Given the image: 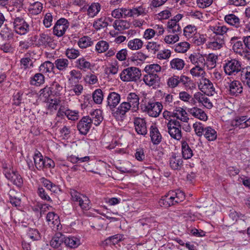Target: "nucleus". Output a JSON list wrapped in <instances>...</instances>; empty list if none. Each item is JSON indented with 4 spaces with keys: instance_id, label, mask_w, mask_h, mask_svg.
<instances>
[{
    "instance_id": "f257e3e1",
    "label": "nucleus",
    "mask_w": 250,
    "mask_h": 250,
    "mask_svg": "<svg viewBox=\"0 0 250 250\" xmlns=\"http://www.w3.org/2000/svg\"><path fill=\"white\" fill-rule=\"evenodd\" d=\"M120 76L124 82H137L141 76V71L138 67H129L124 69Z\"/></svg>"
},
{
    "instance_id": "f03ea898",
    "label": "nucleus",
    "mask_w": 250,
    "mask_h": 250,
    "mask_svg": "<svg viewBox=\"0 0 250 250\" xmlns=\"http://www.w3.org/2000/svg\"><path fill=\"white\" fill-rule=\"evenodd\" d=\"M141 108L143 112H146L149 116L157 117L163 109V105L159 102H148L141 105Z\"/></svg>"
},
{
    "instance_id": "7ed1b4c3",
    "label": "nucleus",
    "mask_w": 250,
    "mask_h": 250,
    "mask_svg": "<svg viewBox=\"0 0 250 250\" xmlns=\"http://www.w3.org/2000/svg\"><path fill=\"white\" fill-rule=\"evenodd\" d=\"M223 68L225 73L229 76L236 75L242 69L241 63L236 59H231L225 61Z\"/></svg>"
},
{
    "instance_id": "20e7f679",
    "label": "nucleus",
    "mask_w": 250,
    "mask_h": 250,
    "mask_svg": "<svg viewBox=\"0 0 250 250\" xmlns=\"http://www.w3.org/2000/svg\"><path fill=\"white\" fill-rule=\"evenodd\" d=\"M168 132L173 139L180 140L182 138L181 124L177 120H170L167 123Z\"/></svg>"
},
{
    "instance_id": "39448f33",
    "label": "nucleus",
    "mask_w": 250,
    "mask_h": 250,
    "mask_svg": "<svg viewBox=\"0 0 250 250\" xmlns=\"http://www.w3.org/2000/svg\"><path fill=\"white\" fill-rule=\"evenodd\" d=\"M14 31L20 35H25L29 30V25L21 17L13 19L12 21Z\"/></svg>"
},
{
    "instance_id": "423d86ee",
    "label": "nucleus",
    "mask_w": 250,
    "mask_h": 250,
    "mask_svg": "<svg viewBox=\"0 0 250 250\" xmlns=\"http://www.w3.org/2000/svg\"><path fill=\"white\" fill-rule=\"evenodd\" d=\"M199 88L207 95H213L215 92V88L210 81L207 78H202L198 84Z\"/></svg>"
},
{
    "instance_id": "0eeeda50",
    "label": "nucleus",
    "mask_w": 250,
    "mask_h": 250,
    "mask_svg": "<svg viewBox=\"0 0 250 250\" xmlns=\"http://www.w3.org/2000/svg\"><path fill=\"white\" fill-rule=\"evenodd\" d=\"M69 26V23L66 19L62 18L57 21L54 28L53 33L58 37L62 36Z\"/></svg>"
},
{
    "instance_id": "6e6552de",
    "label": "nucleus",
    "mask_w": 250,
    "mask_h": 250,
    "mask_svg": "<svg viewBox=\"0 0 250 250\" xmlns=\"http://www.w3.org/2000/svg\"><path fill=\"white\" fill-rule=\"evenodd\" d=\"M121 100L120 95L115 92H110L107 97V107L111 110L114 111Z\"/></svg>"
},
{
    "instance_id": "1a4fd4ad",
    "label": "nucleus",
    "mask_w": 250,
    "mask_h": 250,
    "mask_svg": "<svg viewBox=\"0 0 250 250\" xmlns=\"http://www.w3.org/2000/svg\"><path fill=\"white\" fill-rule=\"evenodd\" d=\"M4 174L5 177L10 180L13 184L18 187L21 186L22 184V179L21 176L13 170H8L7 169L4 170Z\"/></svg>"
},
{
    "instance_id": "9d476101",
    "label": "nucleus",
    "mask_w": 250,
    "mask_h": 250,
    "mask_svg": "<svg viewBox=\"0 0 250 250\" xmlns=\"http://www.w3.org/2000/svg\"><path fill=\"white\" fill-rule=\"evenodd\" d=\"M92 124L90 118L87 117H83L77 125V128L80 132L83 135H85L89 130Z\"/></svg>"
},
{
    "instance_id": "9b49d317",
    "label": "nucleus",
    "mask_w": 250,
    "mask_h": 250,
    "mask_svg": "<svg viewBox=\"0 0 250 250\" xmlns=\"http://www.w3.org/2000/svg\"><path fill=\"white\" fill-rule=\"evenodd\" d=\"M134 124L136 132L142 135L146 134L147 131L146 121L141 118H135L134 120Z\"/></svg>"
},
{
    "instance_id": "f8f14e48",
    "label": "nucleus",
    "mask_w": 250,
    "mask_h": 250,
    "mask_svg": "<svg viewBox=\"0 0 250 250\" xmlns=\"http://www.w3.org/2000/svg\"><path fill=\"white\" fill-rule=\"evenodd\" d=\"M143 81L146 85L149 86H153L159 83L160 78L157 74L147 73L144 75Z\"/></svg>"
},
{
    "instance_id": "ddd939ff",
    "label": "nucleus",
    "mask_w": 250,
    "mask_h": 250,
    "mask_svg": "<svg viewBox=\"0 0 250 250\" xmlns=\"http://www.w3.org/2000/svg\"><path fill=\"white\" fill-rule=\"evenodd\" d=\"M130 26L129 22L124 20H116L113 23V27L114 29L120 33L128 29Z\"/></svg>"
},
{
    "instance_id": "4468645a",
    "label": "nucleus",
    "mask_w": 250,
    "mask_h": 250,
    "mask_svg": "<svg viewBox=\"0 0 250 250\" xmlns=\"http://www.w3.org/2000/svg\"><path fill=\"white\" fill-rule=\"evenodd\" d=\"M188 59L190 62L194 65H205V60L203 56L199 53L194 52L191 54Z\"/></svg>"
},
{
    "instance_id": "2eb2a0df",
    "label": "nucleus",
    "mask_w": 250,
    "mask_h": 250,
    "mask_svg": "<svg viewBox=\"0 0 250 250\" xmlns=\"http://www.w3.org/2000/svg\"><path fill=\"white\" fill-rule=\"evenodd\" d=\"M173 117H175L183 122H188L189 120L187 112L181 107H177L173 110Z\"/></svg>"
},
{
    "instance_id": "dca6fc26",
    "label": "nucleus",
    "mask_w": 250,
    "mask_h": 250,
    "mask_svg": "<svg viewBox=\"0 0 250 250\" xmlns=\"http://www.w3.org/2000/svg\"><path fill=\"white\" fill-rule=\"evenodd\" d=\"M169 166L174 170L180 169L182 166L183 160L180 156L173 154L169 158Z\"/></svg>"
},
{
    "instance_id": "f3484780",
    "label": "nucleus",
    "mask_w": 250,
    "mask_h": 250,
    "mask_svg": "<svg viewBox=\"0 0 250 250\" xmlns=\"http://www.w3.org/2000/svg\"><path fill=\"white\" fill-rule=\"evenodd\" d=\"M127 102L131 105L132 111H136L139 108V98L135 93H130L127 97Z\"/></svg>"
},
{
    "instance_id": "a211bd4d",
    "label": "nucleus",
    "mask_w": 250,
    "mask_h": 250,
    "mask_svg": "<svg viewBox=\"0 0 250 250\" xmlns=\"http://www.w3.org/2000/svg\"><path fill=\"white\" fill-rule=\"evenodd\" d=\"M88 117L91 120V123L94 124L95 125H100L103 119L102 110L98 109L90 112V116Z\"/></svg>"
},
{
    "instance_id": "6ab92c4d",
    "label": "nucleus",
    "mask_w": 250,
    "mask_h": 250,
    "mask_svg": "<svg viewBox=\"0 0 250 250\" xmlns=\"http://www.w3.org/2000/svg\"><path fill=\"white\" fill-rule=\"evenodd\" d=\"M150 136L153 144H159L162 140V136L155 126L152 125L150 128Z\"/></svg>"
},
{
    "instance_id": "aec40b11",
    "label": "nucleus",
    "mask_w": 250,
    "mask_h": 250,
    "mask_svg": "<svg viewBox=\"0 0 250 250\" xmlns=\"http://www.w3.org/2000/svg\"><path fill=\"white\" fill-rule=\"evenodd\" d=\"M224 20L227 23L236 28L241 26L239 18L234 14H229L226 15Z\"/></svg>"
},
{
    "instance_id": "412c9836",
    "label": "nucleus",
    "mask_w": 250,
    "mask_h": 250,
    "mask_svg": "<svg viewBox=\"0 0 250 250\" xmlns=\"http://www.w3.org/2000/svg\"><path fill=\"white\" fill-rule=\"evenodd\" d=\"M241 83L238 81H233L229 84V91L231 95H237L242 92Z\"/></svg>"
},
{
    "instance_id": "4be33fe9",
    "label": "nucleus",
    "mask_w": 250,
    "mask_h": 250,
    "mask_svg": "<svg viewBox=\"0 0 250 250\" xmlns=\"http://www.w3.org/2000/svg\"><path fill=\"white\" fill-rule=\"evenodd\" d=\"M189 112L195 118L200 120L206 121L208 119L205 112L200 108L193 107L190 109Z\"/></svg>"
},
{
    "instance_id": "5701e85b",
    "label": "nucleus",
    "mask_w": 250,
    "mask_h": 250,
    "mask_svg": "<svg viewBox=\"0 0 250 250\" xmlns=\"http://www.w3.org/2000/svg\"><path fill=\"white\" fill-rule=\"evenodd\" d=\"M173 199H174V197L171 195L169 191L167 195L162 197L160 200L159 203L161 206H163L167 208L171 206L174 205Z\"/></svg>"
},
{
    "instance_id": "b1692460",
    "label": "nucleus",
    "mask_w": 250,
    "mask_h": 250,
    "mask_svg": "<svg viewBox=\"0 0 250 250\" xmlns=\"http://www.w3.org/2000/svg\"><path fill=\"white\" fill-rule=\"evenodd\" d=\"M230 43L232 45V49L236 53L240 54L243 50V43L241 41L238 40L237 37H232L230 41Z\"/></svg>"
},
{
    "instance_id": "393cba45",
    "label": "nucleus",
    "mask_w": 250,
    "mask_h": 250,
    "mask_svg": "<svg viewBox=\"0 0 250 250\" xmlns=\"http://www.w3.org/2000/svg\"><path fill=\"white\" fill-rule=\"evenodd\" d=\"M34 161L35 166L38 170H43L44 169V162L45 158H43L41 153L38 152L34 154Z\"/></svg>"
},
{
    "instance_id": "a878e982",
    "label": "nucleus",
    "mask_w": 250,
    "mask_h": 250,
    "mask_svg": "<svg viewBox=\"0 0 250 250\" xmlns=\"http://www.w3.org/2000/svg\"><path fill=\"white\" fill-rule=\"evenodd\" d=\"M143 42L140 39L130 40L127 43V47L131 50H138L142 48Z\"/></svg>"
},
{
    "instance_id": "bb28decb",
    "label": "nucleus",
    "mask_w": 250,
    "mask_h": 250,
    "mask_svg": "<svg viewBox=\"0 0 250 250\" xmlns=\"http://www.w3.org/2000/svg\"><path fill=\"white\" fill-rule=\"evenodd\" d=\"M69 61L67 59L60 58L57 59L54 62V65L60 71H65L69 65Z\"/></svg>"
},
{
    "instance_id": "cd10ccee",
    "label": "nucleus",
    "mask_w": 250,
    "mask_h": 250,
    "mask_svg": "<svg viewBox=\"0 0 250 250\" xmlns=\"http://www.w3.org/2000/svg\"><path fill=\"white\" fill-rule=\"evenodd\" d=\"M185 65L184 61L180 58L173 59L170 62V67L174 70H181Z\"/></svg>"
},
{
    "instance_id": "c85d7f7f",
    "label": "nucleus",
    "mask_w": 250,
    "mask_h": 250,
    "mask_svg": "<svg viewBox=\"0 0 250 250\" xmlns=\"http://www.w3.org/2000/svg\"><path fill=\"white\" fill-rule=\"evenodd\" d=\"M52 42L53 39L51 36L45 33H42L40 35L38 42L40 45L50 46Z\"/></svg>"
},
{
    "instance_id": "c756f323",
    "label": "nucleus",
    "mask_w": 250,
    "mask_h": 250,
    "mask_svg": "<svg viewBox=\"0 0 250 250\" xmlns=\"http://www.w3.org/2000/svg\"><path fill=\"white\" fill-rule=\"evenodd\" d=\"M203 135L208 141H213L215 140L217 136L216 131L210 126L205 127Z\"/></svg>"
},
{
    "instance_id": "7c9ffc66",
    "label": "nucleus",
    "mask_w": 250,
    "mask_h": 250,
    "mask_svg": "<svg viewBox=\"0 0 250 250\" xmlns=\"http://www.w3.org/2000/svg\"><path fill=\"white\" fill-rule=\"evenodd\" d=\"M59 218L58 215L53 212L48 213L46 216V220L48 224L50 226H56L57 227H59L60 224Z\"/></svg>"
},
{
    "instance_id": "2f4dec72",
    "label": "nucleus",
    "mask_w": 250,
    "mask_h": 250,
    "mask_svg": "<svg viewBox=\"0 0 250 250\" xmlns=\"http://www.w3.org/2000/svg\"><path fill=\"white\" fill-rule=\"evenodd\" d=\"M101 10V5L99 3H92L87 9V15L89 17L94 18Z\"/></svg>"
},
{
    "instance_id": "473e14b6",
    "label": "nucleus",
    "mask_w": 250,
    "mask_h": 250,
    "mask_svg": "<svg viewBox=\"0 0 250 250\" xmlns=\"http://www.w3.org/2000/svg\"><path fill=\"white\" fill-rule=\"evenodd\" d=\"M76 66L79 69L85 71L86 69H90L91 65L84 58L82 57L76 61Z\"/></svg>"
},
{
    "instance_id": "72a5a7b5",
    "label": "nucleus",
    "mask_w": 250,
    "mask_h": 250,
    "mask_svg": "<svg viewBox=\"0 0 250 250\" xmlns=\"http://www.w3.org/2000/svg\"><path fill=\"white\" fill-rule=\"evenodd\" d=\"M64 237L61 233H58L54 236L50 241V245L54 248H59L64 242Z\"/></svg>"
},
{
    "instance_id": "f704fd0d",
    "label": "nucleus",
    "mask_w": 250,
    "mask_h": 250,
    "mask_svg": "<svg viewBox=\"0 0 250 250\" xmlns=\"http://www.w3.org/2000/svg\"><path fill=\"white\" fill-rule=\"evenodd\" d=\"M204 65H195L190 70V73L192 76L203 78L205 75V72L203 68Z\"/></svg>"
},
{
    "instance_id": "c9c22d12",
    "label": "nucleus",
    "mask_w": 250,
    "mask_h": 250,
    "mask_svg": "<svg viewBox=\"0 0 250 250\" xmlns=\"http://www.w3.org/2000/svg\"><path fill=\"white\" fill-rule=\"evenodd\" d=\"M54 64L50 61H46L41 65L39 67L40 71L42 73L51 72L54 69Z\"/></svg>"
},
{
    "instance_id": "e433bc0d",
    "label": "nucleus",
    "mask_w": 250,
    "mask_h": 250,
    "mask_svg": "<svg viewBox=\"0 0 250 250\" xmlns=\"http://www.w3.org/2000/svg\"><path fill=\"white\" fill-rule=\"evenodd\" d=\"M77 202L79 203V206L82 210H87L90 208V201L84 194Z\"/></svg>"
},
{
    "instance_id": "4c0bfd02",
    "label": "nucleus",
    "mask_w": 250,
    "mask_h": 250,
    "mask_svg": "<svg viewBox=\"0 0 250 250\" xmlns=\"http://www.w3.org/2000/svg\"><path fill=\"white\" fill-rule=\"evenodd\" d=\"M129 110H132L131 105L128 103V102H125L120 104L119 107L117 108L116 112L117 114L123 116L125 115Z\"/></svg>"
},
{
    "instance_id": "58836bf2",
    "label": "nucleus",
    "mask_w": 250,
    "mask_h": 250,
    "mask_svg": "<svg viewBox=\"0 0 250 250\" xmlns=\"http://www.w3.org/2000/svg\"><path fill=\"white\" fill-rule=\"evenodd\" d=\"M167 85L168 87L173 89L179 85V76L173 75L169 77L167 80Z\"/></svg>"
},
{
    "instance_id": "ea45409f",
    "label": "nucleus",
    "mask_w": 250,
    "mask_h": 250,
    "mask_svg": "<svg viewBox=\"0 0 250 250\" xmlns=\"http://www.w3.org/2000/svg\"><path fill=\"white\" fill-rule=\"evenodd\" d=\"M209 29L216 34V36H222L228 31V28L225 26H210Z\"/></svg>"
},
{
    "instance_id": "a19ab883",
    "label": "nucleus",
    "mask_w": 250,
    "mask_h": 250,
    "mask_svg": "<svg viewBox=\"0 0 250 250\" xmlns=\"http://www.w3.org/2000/svg\"><path fill=\"white\" fill-rule=\"evenodd\" d=\"M190 47V44L186 42L178 43L174 46V51L177 53H184L186 52Z\"/></svg>"
},
{
    "instance_id": "79ce46f5",
    "label": "nucleus",
    "mask_w": 250,
    "mask_h": 250,
    "mask_svg": "<svg viewBox=\"0 0 250 250\" xmlns=\"http://www.w3.org/2000/svg\"><path fill=\"white\" fill-rule=\"evenodd\" d=\"M64 243L66 246L71 248L77 247L80 244V241L77 238L72 237H64Z\"/></svg>"
},
{
    "instance_id": "37998d69",
    "label": "nucleus",
    "mask_w": 250,
    "mask_h": 250,
    "mask_svg": "<svg viewBox=\"0 0 250 250\" xmlns=\"http://www.w3.org/2000/svg\"><path fill=\"white\" fill-rule=\"evenodd\" d=\"M9 201L11 204L17 207L20 206L21 200L20 197L18 196V194L13 190H11L9 192Z\"/></svg>"
},
{
    "instance_id": "c03bdc74",
    "label": "nucleus",
    "mask_w": 250,
    "mask_h": 250,
    "mask_svg": "<svg viewBox=\"0 0 250 250\" xmlns=\"http://www.w3.org/2000/svg\"><path fill=\"white\" fill-rule=\"evenodd\" d=\"M161 69L162 68L160 65L153 63L147 65L145 67L144 70L146 73L157 74L156 73L160 72Z\"/></svg>"
},
{
    "instance_id": "a18cd8bd",
    "label": "nucleus",
    "mask_w": 250,
    "mask_h": 250,
    "mask_svg": "<svg viewBox=\"0 0 250 250\" xmlns=\"http://www.w3.org/2000/svg\"><path fill=\"white\" fill-rule=\"evenodd\" d=\"M182 155L185 159L190 158L192 156V151L186 142H183L182 145Z\"/></svg>"
},
{
    "instance_id": "49530a36",
    "label": "nucleus",
    "mask_w": 250,
    "mask_h": 250,
    "mask_svg": "<svg viewBox=\"0 0 250 250\" xmlns=\"http://www.w3.org/2000/svg\"><path fill=\"white\" fill-rule=\"evenodd\" d=\"M92 44L93 42L91 39L87 36L82 37L78 42V45L81 48H85L90 46Z\"/></svg>"
},
{
    "instance_id": "de8ad7c7",
    "label": "nucleus",
    "mask_w": 250,
    "mask_h": 250,
    "mask_svg": "<svg viewBox=\"0 0 250 250\" xmlns=\"http://www.w3.org/2000/svg\"><path fill=\"white\" fill-rule=\"evenodd\" d=\"M196 27L194 25H188L184 30V35L187 38H192L196 33Z\"/></svg>"
},
{
    "instance_id": "09e8293b",
    "label": "nucleus",
    "mask_w": 250,
    "mask_h": 250,
    "mask_svg": "<svg viewBox=\"0 0 250 250\" xmlns=\"http://www.w3.org/2000/svg\"><path fill=\"white\" fill-rule=\"evenodd\" d=\"M42 4L37 1L30 5L29 10L32 14L38 15L42 12Z\"/></svg>"
},
{
    "instance_id": "8fccbe9b",
    "label": "nucleus",
    "mask_w": 250,
    "mask_h": 250,
    "mask_svg": "<svg viewBox=\"0 0 250 250\" xmlns=\"http://www.w3.org/2000/svg\"><path fill=\"white\" fill-rule=\"evenodd\" d=\"M109 48V44L107 42L104 41L98 42L96 45V50L99 53L105 52Z\"/></svg>"
},
{
    "instance_id": "3c124183",
    "label": "nucleus",
    "mask_w": 250,
    "mask_h": 250,
    "mask_svg": "<svg viewBox=\"0 0 250 250\" xmlns=\"http://www.w3.org/2000/svg\"><path fill=\"white\" fill-rule=\"evenodd\" d=\"M160 48V44L155 42H149L146 45V49L153 54H155Z\"/></svg>"
},
{
    "instance_id": "603ef678",
    "label": "nucleus",
    "mask_w": 250,
    "mask_h": 250,
    "mask_svg": "<svg viewBox=\"0 0 250 250\" xmlns=\"http://www.w3.org/2000/svg\"><path fill=\"white\" fill-rule=\"evenodd\" d=\"M44 82V77L42 73H37L32 78L31 80V83L33 85H38L43 83Z\"/></svg>"
},
{
    "instance_id": "864d4df0",
    "label": "nucleus",
    "mask_w": 250,
    "mask_h": 250,
    "mask_svg": "<svg viewBox=\"0 0 250 250\" xmlns=\"http://www.w3.org/2000/svg\"><path fill=\"white\" fill-rule=\"evenodd\" d=\"M92 97L93 101L96 104H101L104 98V95L102 90L100 89H96L93 92Z\"/></svg>"
},
{
    "instance_id": "5fc2aeb1",
    "label": "nucleus",
    "mask_w": 250,
    "mask_h": 250,
    "mask_svg": "<svg viewBox=\"0 0 250 250\" xmlns=\"http://www.w3.org/2000/svg\"><path fill=\"white\" fill-rule=\"evenodd\" d=\"M195 134L199 137H201L204 133L205 127L204 125L200 122H196L193 125Z\"/></svg>"
},
{
    "instance_id": "6e6d98bb",
    "label": "nucleus",
    "mask_w": 250,
    "mask_h": 250,
    "mask_svg": "<svg viewBox=\"0 0 250 250\" xmlns=\"http://www.w3.org/2000/svg\"><path fill=\"white\" fill-rule=\"evenodd\" d=\"M179 40V36L177 34L170 33L165 37L164 40L167 44H174Z\"/></svg>"
},
{
    "instance_id": "4d7b16f0",
    "label": "nucleus",
    "mask_w": 250,
    "mask_h": 250,
    "mask_svg": "<svg viewBox=\"0 0 250 250\" xmlns=\"http://www.w3.org/2000/svg\"><path fill=\"white\" fill-rule=\"evenodd\" d=\"M105 20V18L104 17L98 19L93 23V27L97 30L106 27L108 26V23Z\"/></svg>"
},
{
    "instance_id": "13d9d810",
    "label": "nucleus",
    "mask_w": 250,
    "mask_h": 250,
    "mask_svg": "<svg viewBox=\"0 0 250 250\" xmlns=\"http://www.w3.org/2000/svg\"><path fill=\"white\" fill-rule=\"evenodd\" d=\"M42 183L43 186L51 192H55L58 188L56 185L53 184L51 181L46 179H42Z\"/></svg>"
},
{
    "instance_id": "bf43d9fd",
    "label": "nucleus",
    "mask_w": 250,
    "mask_h": 250,
    "mask_svg": "<svg viewBox=\"0 0 250 250\" xmlns=\"http://www.w3.org/2000/svg\"><path fill=\"white\" fill-rule=\"evenodd\" d=\"M132 17H138L140 15L146 14V9L142 6L134 7L131 9Z\"/></svg>"
},
{
    "instance_id": "052dcab7",
    "label": "nucleus",
    "mask_w": 250,
    "mask_h": 250,
    "mask_svg": "<svg viewBox=\"0 0 250 250\" xmlns=\"http://www.w3.org/2000/svg\"><path fill=\"white\" fill-rule=\"evenodd\" d=\"M219 42H213L212 41L208 42L207 45L208 47L212 50H219L222 48L225 45V41H218Z\"/></svg>"
},
{
    "instance_id": "680f3d73",
    "label": "nucleus",
    "mask_w": 250,
    "mask_h": 250,
    "mask_svg": "<svg viewBox=\"0 0 250 250\" xmlns=\"http://www.w3.org/2000/svg\"><path fill=\"white\" fill-rule=\"evenodd\" d=\"M65 55L70 59H75L80 55V52L78 50L74 48L67 49Z\"/></svg>"
},
{
    "instance_id": "e2e57ef3",
    "label": "nucleus",
    "mask_w": 250,
    "mask_h": 250,
    "mask_svg": "<svg viewBox=\"0 0 250 250\" xmlns=\"http://www.w3.org/2000/svg\"><path fill=\"white\" fill-rule=\"evenodd\" d=\"M64 114L69 120L75 121L79 119V112L78 111L66 110Z\"/></svg>"
},
{
    "instance_id": "0e129e2a",
    "label": "nucleus",
    "mask_w": 250,
    "mask_h": 250,
    "mask_svg": "<svg viewBox=\"0 0 250 250\" xmlns=\"http://www.w3.org/2000/svg\"><path fill=\"white\" fill-rule=\"evenodd\" d=\"M52 93L56 96H60L62 94L63 88L58 83L55 82L50 87Z\"/></svg>"
},
{
    "instance_id": "69168bd1",
    "label": "nucleus",
    "mask_w": 250,
    "mask_h": 250,
    "mask_svg": "<svg viewBox=\"0 0 250 250\" xmlns=\"http://www.w3.org/2000/svg\"><path fill=\"white\" fill-rule=\"evenodd\" d=\"M60 103V100L58 99L55 98L54 99H51L47 104V108L51 111L57 110Z\"/></svg>"
},
{
    "instance_id": "338daca9",
    "label": "nucleus",
    "mask_w": 250,
    "mask_h": 250,
    "mask_svg": "<svg viewBox=\"0 0 250 250\" xmlns=\"http://www.w3.org/2000/svg\"><path fill=\"white\" fill-rule=\"evenodd\" d=\"M171 56V52L168 49H164L160 51L157 55V58L159 60L167 59Z\"/></svg>"
},
{
    "instance_id": "774afa93",
    "label": "nucleus",
    "mask_w": 250,
    "mask_h": 250,
    "mask_svg": "<svg viewBox=\"0 0 250 250\" xmlns=\"http://www.w3.org/2000/svg\"><path fill=\"white\" fill-rule=\"evenodd\" d=\"M40 97L47 99L51 94H53L50 87L46 86L40 91Z\"/></svg>"
}]
</instances>
